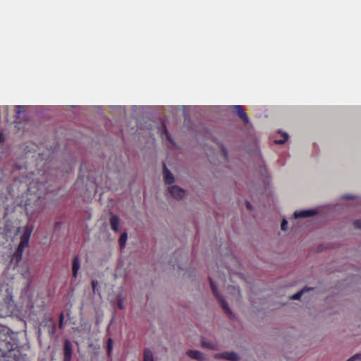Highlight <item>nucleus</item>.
I'll return each instance as SVG.
<instances>
[{
	"label": "nucleus",
	"instance_id": "obj_1",
	"mask_svg": "<svg viewBox=\"0 0 361 361\" xmlns=\"http://www.w3.org/2000/svg\"><path fill=\"white\" fill-rule=\"evenodd\" d=\"M0 361H30L20 350L18 334L0 325Z\"/></svg>",
	"mask_w": 361,
	"mask_h": 361
},
{
	"label": "nucleus",
	"instance_id": "obj_7",
	"mask_svg": "<svg viewBox=\"0 0 361 361\" xmlns=\"http://www.w3.org/2000/svg\"><path fill=\"white\" fill-rule=\"evenodd\" d=\"M317 213V211L314 209L295 211L294 212L293 216L295 219L306 218V217L313 216Z\"/></svg>",
	"mask_w": 361,
	"mask_h": 361
},
{
	"label": "nucleus",
	"instance_id": "obj_19",
	"mask_svg": "<svg viewBox=\"0 0 361 361\" xmlns=\"http://www.w3.org/2000/svg\"><path fill=\"white\" fill-rule=\"evenodd\" d=\"M113 349V340L112 338H108L106 345L107 354L110 355Z\"/></svg>",
	"mask_w": 361,
	"mask_h": 361
},
{
	"label": "nucleus",
	"instance_id": "obj_31",
	"mask_svg": "<svg viewBox=\"0 0 361 361\" xmlns=\"http://www.w3.org/2000/svg\"><path fill=\"white\" fill-rule=\"evenodd\" d=\"M246 207L249 210H252V206L251 203L250 202H248V201L246 202Z\"/></svg>",
	"mask_w": 361,
	"mask_h": 361
},
{
	"label": "nucleus",
	"instance_id": "obj_4",
	"mask_svg": "<svg viewBox=\"0 0 361 361\" xmlns=\"http://www.w3.org/2000/svg\"><path fill=\"white\" fill-rule=\"evenodd\" d=\"M169 192L177 200H182L185 195V190L176 185L169 187Z\"/></svg>",
	"mask_w": 361,
	"mask_h": 361
},
{
	"label": "nucleus",
	"instance_id": "obj_13",
	"mask_svg": "<svg viewBox=\"0 0 361 361\" xmlns=\"http://www.w3.org/2000/svg\"><path fill=\"white\" fill-rule=\"evenodd\" d=\"M80 268V259L79 256H75L73 259L72 272L73 276L76 278L78 276V271Z\"/></svg>",
	"mask_w": 361,
	"mask_h": 361
},
{
	"label": "nucleus",
	"instance_id": "obj_33",
	"mask_svg": "<svg viewBox=\"0 0 361 361\" xmlns=\"http://www.w3.org/2000/svg\"><path fill=\"white\" fill-rule=\"evenodd\" d=\"M343 198L347 199V200H350V199L354 198V197L350 195H345L343 196Z\"/></svg>",
	"mask_w": 361,
	"mask_h": 361
},
{
	"label": "nucleus",
	"instance_id": "obj_17",
	"mask_svg": "<svg viewBox=\"0 0 361 361\" xmlns=\"http://www.w3.org/2000/svg\"><path fill=\"white\" fill-rule=\"evenodd\" d=\"M278 133L280 134L281 135V137H283V140L276 139L275 140V142L276 144H279V145L284 144L288 139V137H289L288 134L287 133H282L281 130H279Z\"/></svg>",
	"mask_w": 361,
	"mask_h": 361
},
{
	"label": "nucleus",
	"instance_id": "obj_21",
	"mask_svg": "<svg viewBox=\"0 0 361 361\" xmlns=\"http://www.w3.org/2000/svg\"><path fill=\"white\" fill-rule=\"evenodd\" d=\"M161 129H162L163 133L166 135L168 140H171L170 135L168 132V130H167V128H166L165 123H162Z\"/></svg>",
	"mask_w": 361,
	"mask_h": 361
},
{
	"label": "nucleus",
	"instance_id": "obj_23",
	"mask_svg": "<svg viewBox=\"0 0 361 361\" xmlns=\"http://www.w3.org/2000/svg\"><path fill=\"white\" fill-rule=\"evenodd\" d=\"M221 152L224 154V157L225 159H227L228 157V152L226 150V148L225 147V146L223 145V144H221Z\"/></svg>",
	"mask_w": 361,
	"mask_h": 361
},
{
	"label": "nucleus",
	"instance_id": "obj_28",
	"mask_svg": "<svg viewBox=\"0 0 361 361\" xmlns=\"http://www.w3.org/2000/svg\"><path fill=\"white\" fill-rule=\"evenodd\" d=\"M353 224L355 228L361 229V219L355 221Z\"/></svg>",
	"mask_w": 361,
	"mask_h": 361
},
{
	"label": "nucleus",
	"instance_id": "obj_5",
	"mask_svg": "<svg viewBox=\"0 0 361 361\" xmlns=\"http://www.w3.org/2000/svg\"><path fill=\"white\" fill-rule=\"evenodd\" d=\"M214 357L216 359H223L229 361H238L240 360V356L236 353L228 351L216 353L214 355Z\"/></svg>",
	"mask_w": 361,
	"mask_h": 361
},
{
	"label": "nucleus",
	"instance_id": "obj_30",
	"mask_svg": "<svg viewBox=\"0 0 361 361\" xmlns=\"http://www.w3.org/2000/svg\"><path fill=\"white\" fill-rule=\"evenodd\" d=\"M61 225V223L60 221L56 222L54 224V229L55 230L59 229L60 228Z\"/></svg>",
	"mask_w": 361,
	"mask_h": 361
},
{
	"label": "nucleus",
	"instance_id": "obj_15",
	"mask_svg": "<svg viewBox=\"0 0 361 361\" xmlns=\"http://www.w3.org/2000/svg\"><path fill=\"white\" fill-rule=\"evenodd\" d=\"M143 354V361H154L153 353L149 349H145Z\"/></svg>",
	"mask_w": 361,
	"mask_h": 361
},
{
	"label": "nucleus",
	"instance_id": "obj_18",
	"mask_svg": "<svg viewBox=\"0 0 361 361\" xmlns=\"http://www.w3.org/2000/svg\"><path fill=\"white\" fill-rule=\"evenodd\" d=\"M126 240H127V233H122L119 238V244L121 247H123L126 245Z\"/></svg>",
	"mask_w": 361,
	"mask_h": 361
},
{
	"label": "nucleus",
	"instance_id": "obj_32",
	"mask_svg": "<svg viewBox=\"0 0 361 361\" xmlns=\"http://www.w3.org/2000/svg\"><path fill=\"white\" fill-rule=\"evenodd\" d=\"M4 142V137L1 132H0V143H3Z\"/></svg>",
	"mask_w": 361,
	"mask_h": 361
},
{
	"label": "nucleus",
	"instance_id": "obj_2",
	"mask_svg": "<svg viewBox=\"0 0 361 361\" xmlns=\"http://www.w3.org/2000/svg\"><path fill=\"white\" fill-rule=\"evenodd\" d=\"M31 232V229L25 228L24 233L20 236V243L11 258V263L13 264L14 267L18 266L22 259L24 248L28 246Z\"/></svg>",
	"mask_w": 361,
	"mask_h": 361
},
{
	"label": "nucleus",
	"instance_id": "obj_14",
	"mask_svg": "<svg viewBox=\"0 0 361 361\" xmlns=\"http://www.w3.org/2000/svg\"><path fill=\"white\" fill-rule=\"evenodd\" d=\"M7 295L6 298H4V302L7 306V308L10 309L13 306V296L11 295V292L9 290V289L6 290Z\"/></svg>",
	"mask_w": 361,
	"mask_h": 361
},
{
	"label": "nucleus",
	"instance_id": "obj_6",
	"mask_svg": "<svg viewBox=\"0 0 361 361\" xmlns=\"http://www.w3.org/2000/svg\"><path fill=\"white\" fill-rule=\"evenodd\" d=\"M72 354V344L68 339H66L63 345V361H71Z\"/></svg>",
	"mask_w": 361,
	"mask_h": 361
},
{
	"label": "nucleus",
	"instance_id": "obj_8",
	"mask_svg": "<svg viewBox=\"0 0 361 361\" xmlns=\"http://www.w3.org/2000/svg\"><path fill=\"white\" fill-rule=\"evenodd\" d=\"M163 174L164 182L167 185H171L175 182V178L171 172L167 169L165 164L163 166Z\"/></svg>",
	"mask_w": 361,
	"mask_h": 361
},
{
	"label": "nucleus",
	"instance_id": "obj_26",
	"mask_svg": "<svg viewBox=\"0 0 361 361\" xmlns=\"http://www.w3.org/2000/svg\"><path fill=\"white\" fill-rule=\"evenodd\" d=\"M25 212L27 214H32L35 212V211H32L30 209V206L29 204H25Z\"/></svg>",
	"mask_w": 361,
	"mask_h": 361
},
{
	"label": "nucleus",
	"instance_id": "obj_10",
	"mask_svg": "<svg viewBox=\"0 0 361 361\" xmlns=\"http://www.w3.org/2000/svg\"><path fill=\"white\" fill-rule=\"evenodd\" d=\"M201 345L204 348H207L209 350H219V345L217 343L209 341L207 338L202 337L201 338Z\"/></svg>",
	"mask_w": 361,
	"mask_h": 361
},
{
	"label": "nucleus",
	"instance_id": "obj_9",
	"mask_svg": "<svg viewBox=\"0 0 361 361\" xmlns=\"http://www.w3.org/2000/svg\"><path fill=\"white\" fill-rule=\"evenodd\" d=\"M186 355L192 359L197 360L198 361H203L205 360L204 355L199 350H188L186 351Z\"/></svg>",
	"mask_w": 361,
	"mask_h": 361
},
{
	"label": "nucleus",
	"instance_id": "obj_16",
	"mask_svg": "<svg viewBox=\"0 0 361 361\" xmlns=\"http://www.w3.org/2000/svg\"><path fill=\"white\" fill-rule=\"evenodd\" d=\"M313 288H304L303 289H302L301 290L298 291V293H296L295 294L293 295L291 297H290V299L292 300H299L301 296L302 295L303 293L305 292V291H308V290H312Z\"/></svg>",
	"mask_w": 361,
	"mask_h": 361
},
{
	"label": "nucleus",
	"instance_id": "obj_22",
	"mask_svg": "<svg viewBox=\"0 0 361 361\" xmlns=\"http://www.w3.org/2000/svg\"><path fill=\"white\" fill-rule=\"evenodd\" d=\"M117 305L120 310L124 309L123 299L121 297H118Z\"/></svg>",
	"mask_w": 361,
	"mask_h": 361
},
{
	"label": "nucleus",
	"instance_id": "obj_34",
	"mask_svg": "<svg viewBox=\"0 0 361 361\" xmlns=\"http://www.w3.org/2000/svg\"><path fill=\"white\" fill-rule=\"evenodd\" d=\"M181 108H182L183 109H185L186 106H181Z\"/></svg>",
	"mask_w": 361,
	"mask_h": 361
},
{
	"label": "nucleus",
	"instance_id": "obj_12",
	"mask_svg": "<svg viewBox=\"0 0 361 361\" xmlns=\"http://www.w3.org/2000/svg\"><path fill=\"white\" fill-rule=\"evenodd\" d=\"M119 224H120V219L118 216L115 214H111L110 218V225L111 228L113 231L115 232L119 231Z\"/></svg>",
	"mask_w": 361,
	"mask_h": 361
},
{
	"label": "nucleus",
	"instance_id": "obj_35",
	"mask_svg": "<svg viewBox=\"0 0 361 361\" xmlns=\"http://www.w3.org/2000/svg\"><path fill=\"white\" fill-rule=\"evenodd\" d=\"M39 202H40V201H39V200H37V203H39H39H40Z\"/></svg>",
	"mask_w": 361,
	"mask_h": 361
},
{
	"label": "nucleus",
	"instance_id": "obj_3",
	"mask_svg": "<svg viewBox=\"0 0 361 361\" xmlns=\"http://www.w3.org/2000/svg\"><path fill=\"white\" fill-rule=\"evenodd\" d=\"M210 286L212 290L213 294L216 296V298L218 299L222 309L224 310V312L227 316L230 318L231 320L235 319V314L232 312L231 310L228 307V304L224 299V298L220 295V293L218 291V289L216 286H215L214 281H212L211 277H209Z\"/></svg>",
	"mask_w": 361,
	"mask_h": 361
},
{
	"label": "nucleus",
	"instance_id": "obj_24",
	"mask_svg": "<svg viewBox=\"0 0 361 361\" xmlns=\"http://www.w3.org/2000/svg\"><path fill=\"white\" fill-rule=\"evenodd\" d=\"M288 226V221L286 219H283L281 225V230L286 231Z\"/></svg>",
	"mask_w": 361,
	"mask_h": 361
},
{
	"label": "nucleus",
	"instance_id": "obj_20",
	"mask_svg": "<svg viewBox=\"0 0 361 361\" xmlns=\"http://www.w3.org/2000/svg\"><path fill=\"white\" fill-rule=\"evenodd\" d=\"M355 360H361V353H356L346 361H355Z\"/></svg>",
	"mask_w": 361,
	"mask_h": 361
},
{
	"label": "nucleus",
	"instance_id": "obj_29",
	"mask_svg": "<svg viewBox=\"0 0 361 361\" xmlns=\"http://www.w3.org/2000/svg\"><path fill=\"white\" fill-rule=\"evenodd\" d=\"M15 108L16 109V114L17 116H19L21 113V109H23V106H19V105H17L15 106Z\"/></svg>",
	"mask_w": 361,
	"mask_h": 361
},
{
	"label": "nucleus",
	"instance_id": "obj_25",
	"mask_svg": "<svg viewBox=\"0 0 361 361\" xmlns=\"http://www.w3.org/2000/svg\"><path fill=\"white\" fill-rule=\"evenodd\" d=\"M97 286H98V282L97 281L93 280L92 281V290L94 293H96V292L97 291Z\"/></svg>",
	"mask_w": 361,
	"mask_h": 361
},
{
	"label": "nucleus",
	"instance_id": "obj_11",
	"mask_svg": "<svg viewBox=\"0 0 361 361\" xmlns=\"http://www.w3.org/2000/svg\"><path fill=\"white\" fill-rule=\"evenodd\" d=\"M233 109L236 111L238 116L243 120V123L247 124L250 120L243 106L240 105H234Z\"/></svg>",
	"mask_w": 361,
	"mask_h": 361
},
{
	"label": "nucleus",
	"instance_id": "obj_27",
	"mask_svg": "<svg viewBox=\"0 0 361 361\" xmlns=\"http://www.w3.org/2000/svg\"><path fill=\"white\" fill-rule=\"evenodd\" d=\"M63 319H64L63 314L61 313L60 317H59V328H62V326H63Z\"/></svg>",
	"mask_w": 361,
	"mask_h": 361
}]
</instances>
